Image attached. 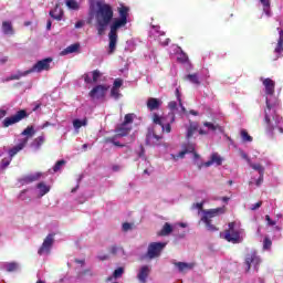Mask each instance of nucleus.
<instances>
[{
	"mask_svg": "<svg viewBox=\"0 0 283 283\" xmlns=\"http://www.w3.org/2000/svg\"><path fill=\"white\" fill-rule=\"evenodd\" d=\"M133 123H134V113H128L125 115L124 122L122 124L132 126Z\"/></svg>",
	"mask_w": 283,
	"mask_h": 283,
	"instance_id": "obj_36",
	"label": "nucleus"
},
{
	"mask_svg": "<svg viewBox=\"0 0 283 283\" xmlns=\"http://www.w3.org/2000/svg\"><path fill=\"white\" fill-rule=\"evenodd\" d=\"M191 151H195L193 146H189L188 149L180 151V153H179V158H185V155H186V154H189V153H191Z\"/></svg>",
	"mask_w": 283,
	"mask_h": 283,
	"instance_id": "obj_49",
	"label": "nucleus"
},
{
	"mask_svg": "<svg viewBox=\"0 0 283 283\" xmlns=\"http://www.w3.org/2000/svg\"><path fill=\"white\" fill-rule=\"evenodd\" d=\"M113 87H115V88H117V90H120V87H123V80L116 78V80L114 81Z\"/></svg>",
	"mask_w": 283,
	"mask_h": 283,
	"instance_id": "obj_50",
	"label": "nucleus"
},
{
	"mask_svg": "<svg viewBox=\"0 0 283 283\" xmlns=\"http://www.w3.org/2000/svg\"><path fill=\"white\" fill-rule=\"evenodd\" d=\"M22 136H34V127L28 126L23 132Z\"/></svg>",
	"mask_w": 283,
	"mask_h": 283,
	"instance_id": "obj_44",
	"label": "nucleus"
},
{
	"mask_svg": "<svg viewBox=\"0 0 283 283\" xmlns=\"http://www.w3.org/2000/svg\"><path fill=\"white\" fill-rule=\"evenodd\" d=\"M265 221L268 222V226H269V227H275V224H277V222H276V221H273V220L271 219V216H269V214L265 216Z\"/></svg>",
	"mask_w": 283,
	"mask_h": 283,
	"instance_id": "obj_51",
	"label": "nucleus"
},
{
	"mask_svg": "<svg viewBox=\"0 0 283 283\" xmlns=\"http://www.w3.org/2000/svg\"><path fill=\"white\" fill-rule=\"evenodd\" d=\"M84 82L90 84V83H94V81L92 80V77H90V74H84L83 75Z\"/></svg>",
	"mask_w": 283,
	"mask_h": 283,
	"instance_id": "obj_55",
	"label": "nucleus"
},
{
	"mask_svg": "<svg viewBox=\"0 0 283 283\" xmlns=\"http://www.w3.org/2000/svg\"><path fill=\"white\" fill-rule=\"evenodd\" d=\"M43 143H45V137L39 136L33 140V147H35V149H41V146L43 145Z\"/></svg>",
	"mask_w": 283,
	"mask_h": 283,
	"instance_id": "obj_35",
	"label": "nucleus"
},
{
	"mask_svg": "<svg viewBox=\"0 0 283 283\" xmlns=\"http://www.w3.org/2000/svg\"><path fill=\"white\" fill-rule=\"evenodd\" d=\"M83 25H85V22H83V20H80L75 23V28L78 30L81 28H83Z\"/></svg>",
	"mask_w": 283,
	"mask_h": 283,
	"instance_id": "obj_59",
	"label": "nucleus"
},
{
	"mask_svg": "<svg viewBox=\"0 0 283 283\" xmlns=\"http://www.w3.org/2000/svg\"><path fill=\"white\" fill-rule=\"evenodd\" d=\"M165 247H167V243L165 242L149 243L145 258H147L148 260H155V258H160V253H163Z\"/></svg>",
	"mask_w": 283,
	"mask_h": 283,
	"instance_id": "obj_7",
	"label": "nucleus"
},
{
	"mask_svg": "<svg viewBox=\"0 0 283 283\" xmlns=\"http://www.w3.org/2000/svg\"><path fill=\"white\" fill-rule=\"evenodd\" d=\"M274 52H276V54H281V52H283V40L277 41Z\"/></svg>",
	"mask_w": 283,
	"mask_h": 283,
	"instance_id": "obj_47",
	"label": "nucleus"
},
{
	"mask_svg": "<svg viewBox=\"0 0 283 283\" xmlns=\"http://www.w3.org/2000/svg\"><path fill=\"white\" fill-rule=\"evenodd\" d=\"M36 188L40 191V198H43L46 193H50V186L45 185V182H39Z\"/></svg>",
	"mask_w": 283,
	"mask_h": 283,
	"instance_id": "obj_24",
	"label": "nucleus"
},
{
	"mask_svg": "<svg viewBox=\"0 0 283 283\" xmlns=\"http://www.w3.org/2000/svg\"><path fill=\"white\" fill-rule=\"evenodd\" d=\"M66 8L69 10H81V4L76 0H66Z\"/></svg>",
	"mask_w": 283,
	"mask_h": 283,
	"instance_id": "obj_30",
	"label": "nucleus"
},
{
	"mask_svg": "<svg viewBox=\"0 0 283 283\" xmlns=\"http://www.w3.org/2000/svg\"><path fill=\"white\" fill-rule=\"evenodd\" d=\"M250 167L254 169V171H258L259 175H264V166H262V164H250Z\"/></svg>",
	"mask_w": 283,
	"mask_h": 283,
	"instance_id": "obj_38",
	"label": "nucleus"
},
{
	"mask_svg": "<svg viewBox=\"0 0 283 283\" xmlns=\"http://www.w3.org/2000/svg\"><path fill=\"white\" fill-rule=\"evenodd\" d=\"M176 97L178 99V103H179L180 107L185 112V106H182V98H180V90H178V88H176Z\"/></svg>",
	"mask_w": 283,
	"mask_h": 283,
	"instance_id": "obj_52",
	"label": "nucleus"
},
{
	"mask_svg": "<svg viewBox=\"0 0 283 283\" xmlns=\"http://www.w3.org/2000/svg\"><path fill=\"white\" fill-rule=\"evenodd\" d=\"M271 247H273V241L265 237L263 240V249L269 250Z\"/></svg>",
	"mask_w": 283,
	"mask_h": 283,
	"instance_id": "obj_46",
	"label": "nucleus"
},
{
	"mask_svg": "<svg viewBox=\"0 0 283 283\" xmlns=\"http://www.w3.org/2000/svg\"><path fill=\"white\" fill-rule=\"evenodd\" d=\"M202 213L201 222L206 224L208 231L216 232L219 231V229L211 223V218H217V216H223V213H227V207L222 206L214 209L202 210Z\"/></svg>",
	"mask_w": 283,
	"mask_h": 283,
	"instance_id": "obj_3",
	"label": "nucleus"
},
{
	"mask_svg": "<svg viewBox=\"0 0 283 283\" xmlns=\"http://www.w3.org/2000/svg\"><path fill=\"white\" fill-rule=\"evenodd\" d=\"M260 207H262V201H258L255 205L252 206V211H255L258 209H260Z\"/></svg>",
	"mask_w": 283,
	"mask_h": 283,
	"instance_id": "obj_57",
	"label": "nucleus"
},
{
	"mask_svg": "<svg viewBox=\"0 0 283 283\" xmlns=\"http://www.w3.org/2000/svg\"><path fill=\"white\" fill-rule=\"evenodd\" d=\"M80 48L81 44L78 43L71 44L62 51V55L65 56V54H74V52H78Z\"/></svg>",
	"mask_w": 283,
	"mask_h": 283,
	"instance_id": "obj_23",
	"label": "nucleus"
},
{
	"mask_svg": "<svg viewBox=\"0 0 283 283\" xmlns=\"http://www.w3.org/2000/svg\"><path fill=\"white\" fill-rule=\"evenodd\" d=\"M242 230L235 229V222L228 223V229L224 232L220 233V237L223 238L227 242H231L232 244H240L242 239L240 238Z\"/></svg>",
	"mask_w": 283,
	"mask_h": 283,
	"instance_id": "obj_5",
	"label": "nucleus"
},
{
	"mask_svg": "<svg viewBox=\"0 0 283 283\" xmlns=\"http://www.w3.org/2000/svg\"><path fill=\"white\" fill-rule=\"evenodd\" d=\"M66 161L64 159L56 161L55 165L53 166L54 174H56V171H61V167H63Z\"/></svg>",
	"mask_w": 283,
	"mask_h": 283,
	"instance_id": "obj_42",
	"label": "nucleus"
},
{
	"mask_svg": "<svg viewBox=\"0 0 283 283\" xmlns=\"http://www.w3.org/2000/svg\"><path fill=\"white\" fill-rule=\"evenodd\" d=\"M185 81H189L193 85H200V78L198 77L197 73L186 75Z\"/></svg>",
	"mask_w": 283,
	"mask_h": 283,
	"instance_id": "obj_27",
	"label": "nucleus"
},
{
	"mask_svg": "<svg viewBox=\"0 0 283 283\" xmlns=\"http://www.w3.org/2000/svg\"><path fill=\"white\" fill-rule=\"evenodd\" d=\"M49 14L55 21H61L63 19V9H61L60 4H56L54 10H51Z\"/></svg>",
	"mask_w": 283,
	"mask_h": 283,
	"instance_id": "obj_20",
	"label": "nucleus"
},
{
	"mask_svg": "<svg viewBox=\"0 0 283 283\" xmlns=\"http://www.w3.org/2000/svg\"><path fill=\"white\" fill-rule=\"evenodd\" d=\"M168 107L171 109V112H174V109H178V103L172 101L168 104Z\"/></svg>",
	"mask_w": 283,
	"mask_h": 283,
	"instance_id": "obj_54",
	"label": "nucleus"
},
{
	"mask_svg": "<svg viewBox=\"0 0 283 283\" xmlns=\"http://www.w3.org/2000/svg\"><path fill=\"white\" fill-rule=\"evenodd\" d=\"M2 32L7 35L14 34V28L12 27V22L10 21H3L2 22Z\"/></svg>",
	"mask_w": 283,
	"mask_h": 283,
	"instance_id": "obj_22",
	"label": "nucleus"
},
{
	"mask_svg": "<svg viewBox=\"0 0 283 283\" xmlns=\"http://www.w3.org/2000/svg\"><path fill=\"white\" fill-rule=\"evenodd\" d=\"M28 71H25L24 73H18V74H13V75H10L9 77L6 78V81H19L20 78H22V76H28Z\"/></svg>",
	"mask_w": 283,
	"mask_h": 283,
	"instance_id": "obj_34",
	"label": "nucleus"
},
{
	"mask_svg": "<svg viewBox=\"0 0 283 283\" xmlns=\"http://www.w3.org/2000/svg\"><path fill=\"white\" fill-rule=\"evenodd\" d=\"M92 74H93V83H98V78H101V71L94 70Z\"/></svg>",
	"mask_w": 283,
	"mask_h": 283,
	"instance_id": "obj_48",
	"label": "nucleus"
},
{
	"mask_svg": "<svg viewBox=\"0 0 283 283\" xmlns=\"http://www.w3.org/2000/svg\"><path fill=\"white\" fill-rule=\"evenodd\" d=\"M198 132V125L197 124H193L191 123L187 129V135H186V138H192L193 137V134H196Z\"/></svg>",
	"mask_w": 283,
	"mask_h": 283,
	"instance_id": "obj_28",
	"label": "nucleus"
},
{
	"mask_svg": "<svg viewBox=\"0 0 283 283\" xmlns=\"http://www.w3.org/2000/svg\"><path fill=\"white\" fill-rule=\"evenodd\" d=\"M163 134L156 133V126L148 128L146 134V145L149 147H160V145H163Z\"/></svg>",
	"mask_w": 283,
	"mask_h": 283,
	"instance_id": "obj_8",
	"label": "nucleus"
},
{
	"mask_svg": "<svg viewBox=\"0 0 283 283\" xmlns=\"http://www.w3.org/2000/svg\"><path fill=\"white\" fill-rule=\"evenodd\" d=\"M111 96H112V98H115V101H118L120 98V90L112 87Z\"/></svg>",
	"mask_w": 283,
	"mask_h": 283,
	"instance_id": "obj_41",
	"label": "nucleus"
},
{
	"mask_svg": "<svg viewBox=\"0 0 283 283\" xmlns=\"http://www.w3.org/2000/svg\"><path fill=\"white\" fill-rule=\"evenodd\" d=\"M118 13L119 19H122L123 21H127V17H129V8L122 6L120 8H118Z\"/></svg>",
	"mask_w": 283,
	"mask_h": 283,
	"instance_id": "obj_26",
	"label": "nucleus"
},
{
	"mask_svg": "<svg viewBox=\"0 0 283 283\" xmlns=\"http://www.w3.org/2000/svg\"><path fill=\"white\" fill-rule=\"evenodd\" d=\"M260 256H258V252L252 251L245 255V261L244 264L247 265V273L251 271V268L253 266L254 269H258L260 266Z\"/></svg>",
	"mask_w": 283,
	"mask_h": 283,
	"instance_id": "obj_11",
	"label": "nucleus"
},
{
	"mask_svg": "<svg viewBox=\"0 0 283 283\" xmlns=\"http://www.w3.org/2000/svg\"><path fill=\"white\" fill-rule=\"evenodd\" d=\"M41 179V172H36L33 175H27L19 179L20 185H30L32 182H36V180Z\"/></svg>",
	"mask_w": 283,
	"mask_h": 283,
	"instance_id": "obj_15",
	"label": "nucleus"
},
{
	"mask_svg": "<svg viewBox=\"0 0 283 283\" xmlns=\"http://www.w3.org/2000/svg\"><path fill=\"white\" fill-rule=\"evenodd\" d=\"M12 163V157L9 158H3L0 163V167L2 169H8V167H10V164Z\"/></svg>",
	"mask_w": 283,
	"mask_h": 283,
	"instance_id": "obj_39",
	"label": "nucleus"
},
{
	"mask_svg": "<svg viewBox=\"0 0 283 283\" xmlns=\"http://www.w3.org/2000/svg\"><path fill=\"white\" fill-rule=\"evenodd\" d=\"M146 105L150 112H156V111L160 109V107L163 106V101H160L156 97H149L147 99Z\"/></svg>",
	"mask_w": 283,
	"mask_h": 283,
	"instance_id": "obj_14",
	"label": "nucleus"
},
{
	"mask_svg": "<svg viewBox=\"0 0 283 283\" xmlns=\"http://www.w3.org/2000/svg\"><path fill=\"white\" fill-rule=\"evenodd\" d=\"M116 135L114 136V137H107L106 139H105V143H111L112 145H114L115 147H125V145L124 144H120V142H117L116 140Z\"/></svg>",
	"mask_w": 283,
	"mask_h": 283,
	"instance_id": "obj_37",
	"label": "nucleus"
},
{
	"mask_svg": "<svg viewBox=\"0 0 283 283\" xmlns=\"http://www.w3.org/2000/svg\"><path fill=\"white\" fill-rule=\"evenodd\" d=\"M260 3H262L266 17H271V0H260Z\"/></svg>",
	"mask_w": 283,
	"mask_h": 283,
	"instance_id": "obj_29",
	"label": "nucleus"
},
{
	"mask_svg": "<svg viewBox=\"0 0 283 283\" xmlns=\"http://www.w3.org/2000/svg\"><path fill=\"white\" fill-rule=\"evenodd\" d=\"M277 31H279V34H280L279 41H283V30L277 28Z\"/></svg>",
	"mask_w": 283,
	"mask_h": 283,
	"instance_id": "obj_64",
	"label": "nucleus"
},
{
	"mask_svg": "<svg viewBox=\"0 0 283 283\" xmlns=\"http://www.w3.org/2000/svg\"><path fill=\"white\" fill-rule=\"evenodd\" d=\"M240 134L243 143H253V137L249 135L247 129H241Z\"/></svg>",
	"mask_w": 283,
	"mask_h": 283,
	"instance_id": "obj_32",
	"label": "nucleus"
},
{
	"mask_svg": "<svg viewBox=\"0 0 283 283\" xmlns=\"http://www.w3.org/2000/svg\"><path fill=\"white\" fill-rule=\"evenodd\" d=\"M264 122L266 123L268 132H273V125H271V117H269V113L265 112Z\"/></svg>",
	"mask_w": 283,
	"mask_h": 283,
	"instance_id": "obj_45",
	"label": "nucleus"
},
{
	"mask_svg": "<svg viewBox=\"0 0 283 283\" xmlns=\"http://www.w3.org/2000/svg\"><path fill=\"white\" fill-rule=\"evenodd\" d=\"M7 115H8V111L0 109V120H1V118H6Z\"/></svg>",
	"mask_w": 283,
	"mask_h": 283,
	"instance_id": "obj_60",
	"label": "nucleus"
},
{
	"mask_svg": "<svg viewBox=\"0 0 283 283\" xmlns=\"http://www.w3.org/2000/svg\"><path fill=\"white\" fill-rule=\"evenodd\" d=\"M211 165H217L218 167L222 165V157L218 153H213L210 160L203 164V167H211Z\"/></svg>",
	"mask_w": 283,
	"mask_h": 283,
	"instance_id": "obj_18",
	"label": "nucleus"
},
{
	"mask_svg": "<svg viewBox=\"0 0 283 283\" xmlns=\"http://www.w3.org/2000/svg\"><path fill=\"white\" fill-rule=\"evenodd\" d=\"M153 123L155 125L161 126V132H166V134H171V125L176 123V114L168 113L166 117H160L158 114H153Z\"/></svg>",
	"mask_w": 283,
	"mask_h": 283,
	"instance_id": "obj_4",
	"label": "nucleus"
},
{
	"mask_svg": "<svg viewBox=\"0 0 283 283\" xmlns=\"http://www.w3.org/2000/svg\"><path fill=\"white\" fill-rule=\"evenodd\" d=\"M264 182V175H260L259 180H256V187H260Z\"/></svg>",
	"mask_w": 283,
	"mask_h": 283,
	"instance_id": "obj_58",
	"label": "nucleus"
},
{
	"mask_svg": "<svg viewBox=\"0 0 283 283\" xmlns=\"http://www.w3.org/2000/svg\"><path fill=\"white\" fill-rule=\"evenodd\" d=\"M125 273V269L123 268H118L113 272V277H115V280H118V277H123V274Z\"/></svg>",
	"mask_w": 283,
	"mask_h": 283,
	"instance_id": "obj_43",
	"label": "nucleus"
},
{
	"mask_svg": "<svg viewBox=\"0 0 283 283\" xmlns=\"http://www.w3.org/2000/svg\"><path fill=\"white\" fill-rule=\"evenodd\" d=\"M123 231L127 232V231H132V223L129 222H124L122 226Z\"/></svg>",
	"mask_w": 283,
	"mask_h": 283,
	"instance_id": "obj_53",
	"label": "nucleus"
},
{
	"mask_svg": "<svg viewBox=\"0 0 283 283\" xmlns=\"http://www.w3.org/2000/svg\"><path fill=\"white\" fill-rule=\"evenodd\" d=\"M127 25V21L116 18L111 24V31L108 33V50L107 54L112 56L116 52V45L118 43V30L120 28H125Z\"/></svg>",
	"mask_w": 283,
	"mask_h": 283,
	"instance_id": "obj_2",
	"label": "nucleus"
},
{
	"mask_svg": "<svg viewBox=\"0 0 283 283\" xmlns=\"http://www.w3.org/2000/svg\"><path fill=\"white\" fill-rule=\"evenodd\" d=\"M139 158H143L145 156V147L140 146V151L138 154Z\"/></svg>",
	"mask_w": 283,
	"mask_h": 283,
	"instance_id": "obj_63",
	"label": "nucleus"
},
{
	"mask_svg": "<svg viewBox=\"0 0 283 283\" xmlns=\"http://www.w3.org/2000/svg\"><path fill=\"white\" fill-rule=\"evenodd\" d=\"M50 63H52V57L40 60L27 71V74H32V72H48L50 71Z\"/></svg>",
	"mask_w": 283,
	"mask_h": 283,
	"instance_id": "obj_9",
	"label": "nucleus"
},
{
	"mask_svg": "<svg viewBox=\"0 0 283 283\" xmlns=\"http://www.w3.org/2000/svg\"><path fill=\"white\" fill-rule=\"evenodd\" d=\"M175 266H177L179 273H185V271H191L196 266V263L176 262Z\"/></svg>",
	"mask_w": 283,
	"mask_h": 283,
	"instance_id": "obj_21",
	"label": "nucleus"
},
{
	"mask_svg": "<svg viewBox=\"0 0 283 283\" xmlns=\"http://www.w3.org/2000/svg\"><path fill=\"white\" fill-rule=\"evenodd\" d=\"M27 145H28V138L21 139V142L17 146L9 149L8 154L10 158L15 157L18 153L21 151Z\"/></svg>",
	"mask_w": 283,
	"mask_h": 283,
	"instance_id": "obj_17",
	"label": "nucleus"
},
{
	"mask_svg": "<svg viewBox=\"0 0 283 283\" xmlns=\"http://www.w3.org/2000/svg\"><path fill=\"white\" fill-rule=\"evenodd\" d=\"M129 132H132V126L120 124L119 127L116 128V137L124 138V136H128Z\"/></svg>",
	"mask_w": 283,
	"mask_h": 283,
	"instance_id": "obj_19",
	"label": "nucleus"
},
{
	"mask_svg": "<svg viewBox=\"0 0 283 283\" xmlns=\"http://www.w3.org/2000/svg\"><path fill=\"white\" fill-rule=\"evenodd\" d=\"M262 83L265 87V94L268 96H273L275 94V81L271 80L270 77L263 78Z\"/></svg>",
	"mask_w": 283,
	"mask_h": 283,
	"instance_id": "obj_13",
	"label": "nucleus"
},
{
	"mask_svg": "<svg viewBox=\"0 0 283 283\" xmlns=\"http://www.w3.org/2000/svg\"><path fill=\"white\" fill-rule=\"evenodd\" d=\"M30 114L25 109H20L15 112L14 115H11L9 117H6L2 120V127L8 128L12 125H17V123H21V120H24V118H28Z\"/></svg>",
	"mask_w": 283,
	"mask_h": 283,
	"instance_id": "obj_6",
	"label": "nucleus"
},
{
	"mask_svg": "<svg viewBox=\"0 0 283 283\" xmlns=\"http://www.w3.org/2000/svg\"><path fill=\"white\" fill-rule=\"evenodd\" d=\"M172 232H174V227H171L168 222H166L163 229L160 230V232L158 233V235L165 237V235H169Z\"/></svg>",
	"mask_w": 283,
	"mask_h": 283,
	"instance_id": "obj_25",
	"label": "nucleus"
},
{
	"mask_svg": "<svg viewBox=\"0 0 283 283\" xmlns=\"http://www.w3.org/2000/svg\"><path fill=\"white\" fill-rule=\"evenodd\" d=\"M203 127H208V129H210L211 132H216V130L222 132V126L214 125L213 123H210V122L203 123Z\"/></svg>",
	"mask_w": 283,
	"mask_h": 283,
	"instance_id": "obj_33",
	"label": "nucleus"
},
{
	"mask_svg": "<svg viewBox=\"0 0 283 283\" xmlns=\"http://www.w3.org/2000/svg\"><path fill=\"white\" fill-rule=\"evenodd\" d=\"M149 273H151V270L149 269V265L142 266L138 274H137V280L140 283H147V277H149Z\"/></svg>",
	"mask_w": 283,
	"mask_h": 283,
	"instance_id": "obj_16",
	"label": "nucleus"
},
{
	"mask_svg": "<svg viewBox=\"0 0 283 283\" xmlns=\"http://www.w3.org/2000/svg\"><path fill=\"white\" fill-rule=\"evenodd\" d=\"M6 269L8 271V273H12L14 271H17V269H19V264L11 262V263H7Z\"/></svg>",
	"mask_w": 283,
	"mask_h": 283,
	"instance_id": "obj_40",
	"label": "nucleus"
},
{
	"mask_svg": "<svg viewBox=\"0 0 283 283\" xmlns=\"http://www.w3.org/2000/svg\"><path fill=\"white\" fill-rule=\"evenodd\" d=\"M96 6L97 10L95 12L92 8L90 9L87 23H92V19H95L97 34L98 36H103L105 30H107V25H109L114 19V9L109 4L102 2H97Z\"/></svg>",
	"mask_w": 283,
	"mask_h": 283,
	"instance_id": "obj_1",
	"label": "nucleus"
},
{
	"mask_svg": "<svg viewBox=\"0 0 283 283\" xmlns=\"http://www.w3.org/2000/svg\"><path fill=\"white\" fill-rule=\"evenodd\" d=\"M109 253H111L112 255H116V253H118V247L112 245V247L109 248Z\"/></svg>",
	"mask_w": 283,
	"mask_h": 283,
	"instance_id": "obj_56",
	"label": "nucleus"
},
{
	"mask_svg": "<svg viewBox=\"0 0 283 283\" xmlns=\"http://www.w3.org/2000/svg\"><path fill=\"white\" fill-rule=\"evenodd\" d=\"M87 126V118L84 119H74L73 120V127L74 129H81V127Z\"/></svg>",
	"mask_w": 283,
	"mask_h": 283,
	"instance_id": "obj_31",
	"label": "nucleus"
},
{
	"mask_svg": "<svg viewBox=\"0 0 283 283\" xmlns=\"http://www.w3.org/2000/svg\"><path fill=\"white\" fill-rule=\"evenodd\" d=\"M54 244V234H49L40 249L38 250L39 255H43L44 253H50V250L52 249V245Z\"/></svg>",
	"mask_w": 283,
	"mask_h": 283,
	"instance_id": "obj_12",
	"label": "nucleus"
},
{
	"mask_svg": "<svg viewBox=\"0 0 283 283\" xmlns=\"http://www.w3.org/2000/svg\"><path fill=\"white\" fill-rule=\"evenodd\" d=\"M109 91V85H96L95 87H93L90 93L88 96L94 101V99H101V98H105V94H107V92Z\"/></svg>",
	"mask_w": 283,
	"mask_h": 283,
	"instance_id": "obj_10",
	"label": "nucleus"
},
{
	"mask_svg": "<svg viewBox=\"0 0 283 283\" xmlns=\"http://www.w3.org/2000/svg\"><path fill=\"white\" fill-rule=\"evenodd\" d=\"M98 260H101L102 262H105V260H109V255H107V254L99 255Z\"/></svg>",
	"mask_w": 283,
	"mask_h": 283,
	"instance_id": "obj_62",
	"label": "nucleus"
},
{
	"mask_svg": "<svg viewBox=\"0 0 283 283\" xmlns=\"http://www.w3.org/2000/svg\"><path fill=\"white\" fill-rule=\"evenodd\" d=\"M195 207L199 209V211H202V208L205 207V202L196 203Z\"/></svg>",
	"mask_w": 283,
	"mask_h": 283,
	"instance_id": "obj_61",
	"label": "nucleus"
}]
</instances>
